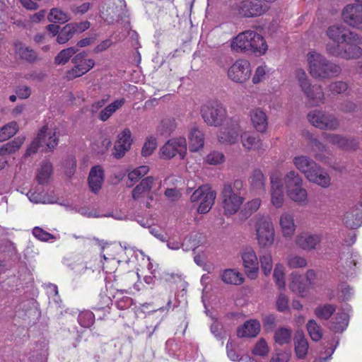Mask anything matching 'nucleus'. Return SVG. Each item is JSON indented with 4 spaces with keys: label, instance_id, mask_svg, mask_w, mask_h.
I'll list each match as a JSON object with an SVG mask.
<instances>
[{
    "label": "nucleus",
    "instance_id": "1",
    "mask_svg": "<svg viewBox=\"0 0 362 362\" xmlns=\"http://www.w3.org/2000/svg\"><path fill=\"white\" fill-rule=\"evenodd\" d=\"M293 163L308 181L322 188H328L330 186L331 177L329 174L308 156H296L293 159Z\"/></svg>",
    "mask_w": 362,
    "mask_h": 362
},
{
    "label": "nucleus",
    "instance_id": "2",
    "mask_svg": "<svg viewBox=\"0 0 362 362\" xmlns=\"http://www.w3.org/2000/svg\"><path fill=\"white\" fill-rule=\"evenodd\" d=\"M362 37L355 32H351L341 44H326L327 53L334 57L344 59H358L362 55Z\"/></svg>",
    "mask_w": 362,
    "mask_h": 362
},
{
    "label": "nucleus",
    "instance_id": "3",
    "mask_svg": "<svg viewBox=\"0 0 362 362\" xmlns=\"http://www.w3.org/2000/svg\"><path fill=\"white\" fill-rule=\"evenodd\" d=\"M307 61L310 74L315 78H329L337 76L341 72L339 65L315 51H310L308 53Z\"/></svg>",
    "mask_w": 362,
    "mask_h": 362
},
{
    "label": "nucleus",
    "instance_id": "4",
    "mask_svg": "<svg viewBox=\"0 0 362 362\" xmlns=\"http://www.w3.org/2000/svg\"><path fill=\"white\" fill-rule=\"evenodd\" d=\"M232 50L237 52H255L263 54L267 50V45L263 37L254 30H245L232 39Z\"/></svg>",
    "mask_w": 362,
    "mask_h": 362
},
{
    "label": "nucleus",
    "instance_id": "5",
    "mask_svg": "<svg viewBox=\"0 0 362 362\" xmlns=\"http://www.w3.org/2000/svg\"><path fill=\"white\" fill-rule=\"evenodd\" d=\"M243 183L240 180L233 183H226L221 192L222 207L225 215H233L243 204L244 197L240 195Z\"/></svg>",
    "mask_w": 362,
    "mask_h": 362
},
{
    "label": "nucleus",
    "instance_id": "6",
    "mask_svg": "<svg viewBox=\"0 0 362 362\" xmlns=\"http://www.w3.org/2000/svg\"><path fill=\"white\" fill-rule=\"evenodd\" d=\"M296 76L302 91L306 97L308 103L310 106H319L325 103V95L322 86L316 84L311 85L303 69H296Z\"/></svg>",
    "mask_w": 362,
    "mask_h": 362
},
{
    "label": "nucleus",
    "instance_id": "7",
    "mask_svg": "<svg viewBox=\"0 0 362 362\" xmlns=\"http://www.w3.org/2000/svg\"><path fill=\"white\" fill-rule=\"evenodd\" d=\"M47 131V125H44L39 131L37 137L27 148L25 156L28 157L35 153L40 148H42V151H51L58 145L59 139L56 136V132H48Z\"/></svg>",
    "mask_w": 362,
    "mask_h": 362
},
{
    "label": "nucleus",
    "instance_id": "8",
    "mask_svg": "<svg viewBox=\"0 0 362 362\" xmlns=\"http://www.w3.org/2000/svg\"><path fill=\"white\" fill-rule=\"evenodd\" d=\"M256 236L261 247H270L274 241V228L269 217H259L255 223Z\"/></svg>",
    "mask_w": 362,
    "mask_h": 362
},
{
    "label": "nucleus",
    "instance_id": "9",
    "mask_svg": "<svg viewBox=\"0 0 362 362\" xmlns=\"http://www.w3.org/2000/svg\"><path fill=\"white\" fill-rule=\"evenodd\" d=\"M160 157L164 160H170L177 155L184 159L187 154V141L185 137L173 138L168 140L160 148Z\"/></svg>",
    "mask_w": 362,
    "mask_h": 362
},
{
    "label": "nucleus",
    "instance_id": "10",
    "mask_svg": "<svg viewBox=\"0 0 362 362\" xmlns=\"http://www.w3.org/2000/svg\"><path fill=\"white\" fill-rule=\"evenodd\" d=\"M216 197L215 191L208 185H202L195 190L191 196L192 202H200L197 211L199 214H206L209 211L214 204Z\"/></svg>",
    "mask_w": 362,
    "mask_h": 362
},
{
    "label": "nucleus",
    "instance_id": "11",
    "mask_svg": "<svg viewBox=\"0 0 362 362\" xmlns=\"http://www.w3.org/2000/svg\"><path fill=\"white\" fill-rule=\"evenodd\" d=\"M153 182V177L148 176L132 190L133 199L139 204H143L146 208L150 207V203L153 200V196L151 194Z\"/></svg>",
    "mask_w": 362,
    "mask_h": 362
},
{
    "label": "nucleus",
    "instance_id": "12",
    "mask_svg": "<svg viewBox=\"0 0 362 362\" xmlns=\"http://www.w3.org/2000/svg\"><path fill=\"white\" fill-rule=\"evenodd\" d=\"M344 22L351 27L362 30V4L358 3L346 5L341 13Z\"/></svg>",
    "mask_w": 362,
    "mask_h": 362
},
{
    "label": "nucleus",
    "instance_id": "13",
    "mask_svg": "<svg viewBox=\"0 0 362 362\" xmlns=\"http://www.w3.org/2000/svg\"><path fill=\"white\" fill-rule=\"evenodd\" d=\"M250 64L245 59L237 60L228 71V76L230 80L236 83H244L250 76Z\"/></svg>",
    "mask_w": 362,
    "mask_h": 362
},
{
    "label": "nucleus",
    "instance_id": "14",
    "mask_svg": "<svg viewBox=\"0 0 362 362\" xmlns=\"http://www.w3.org/2000/svg\"><path fill=\"white\" fill-rule=\"evenodd\" d=\"M236 9L240 16L245 18L261 16L267 10L261 0H243L236 4Z\"/></svg>",
    "mask_w": 362,
    "mask_h": 362
},
{
    "label": "nucleus",
    "instance_id": "15",
    "mask_svg": "<svg viewBox=\"0 0 362 362\" xmlns=\"http://www.w3.org/2000/svg\"><path fill=\"white\" fill-rule=\"evenodd\" d=\"M131 131L126 128L117 135V139L115 143L113 156L116 158H122L127 152L132 144Z\"/></svg>",
    "mask_w": 362,
    "mask_h": 362
},
{
    "label": "nucleus",
    "instance_id": "16",
    "mask_svg": "<svg viewBox=\"0 0 362 362\" xmlns=\"http://www.w3.org/2000/svg\"><path fill=\"white\" fill-rule=\"evenodd\" d=\"M243 266L248 278L255 279L257 276L259 262L255 252L251 248L245 249L242 254Z\"/></svg>",
    "mask_w": 362,
    "mask_h": 362
},
{
    "label": "nucleus",
    "instance_id": "17",
    "mask_svg": "<svg viewBox=\"0 0 362 362\" xmlns=\"http://www.w3.org/2000/svg\"><path fill=\"white\" fill-rule=\"evenodd\" d=\"M311 124L321 129H335L339 126L334 115H308Z\"/></svg>",
    "mask_w": 362,
    "mask_h": 362
},
{
    "label": "nucleus",
    "instance_id": "18",
    "mask_svg": "<svg viewBox=\"0 0 362 362\" xmlns=\"http://www.w3.org/2000/svg\"><path fill=\"white\" fill-rule=\"evenodd\" d=\"M343 223L350 229H356L362 225V203H359L347 211Z\"/></svg>",
    "mask_w": 362,
    "mask_h": 362
},
{
    "label": "nucleus",
    "instance_id": "19",
    "mask_svg": "<svg viewBox=\"0 0 362 362\" xmlns=\"http://www.w3.org/2000/svg\"><path fill=\"white\" fill-rule=\"evenodd\" d=\"M271 185V202L276 208H281L284 203V194L280 177L272 175Z\"/></svg>",
    "mask_w": 362,
    "mask_h": 362
},
{
    "label": "nucleus",
    "instance_id": "20",
    "mask_svg": "<svg viewBox=\"0 0 362 362\" xmlns=\"http://www.w3.org/2000/svg\"><path fill=\"white\" fill-rule=\"evenodd\" d=\"M349 28L341 24H336L328 27L327 36L332 44H341L351 33Z\"/></svg>",
    "mask_w": 362,
    "mask_h": 362
},
{
    "label": "nucleus",
    "instance_id": "21",
    "mask_svg": "<svg viewBox=\"0 0 362 362\" xmlns=\"http://www.w3.org/2000/svg\"><path fill=\"white\" fill-rule=\"evenodd\" d=\"M322 241V236L317 234L302 233L296 237V244L304 250H312Z\"/></svg>",
    "mask_w": 362,
    "mask_h": 362
},
{
    "label": "nucleus",
    "instance_id": "22",
    "mask_svg": "<svg viewBox=\"0 0 362 362\" xmlns=\"http://www.w3.org/2000/svg\"><path fill=\"white\" fill-rule=\"evenodd\" d=\"M104 180V171L100 165L93 166L89 173L88 185L91 192L98 193Z\"/></svg>",
    "mask_w": 362,
    "mask_h": 362
},
{
    "label": "nucleus",
    "instance_id": "23",
    "mask_svg": "<svg viewBox=\"0 0 362 362\" xmlns=\"http://www.w3.org/2000/svg\"><path fill=\"white\" fill-rule=\"evenodd\" d=\"M240 139L243 146L247 151H255L262 148V140L255 132H244L240 134Z\"/></svg>",
    "mask_w": 362,
    "mask_h": 362
},
{
    "label": "nucleus",
    "instance_id": "24",
    "mask_svg": "<svg viewBox=\"0 0 362 362\" xmlns=\"http://www.w3.org/2000/svg\"><path fill=\"white\" fill-rule=\"evenodd\" d=\"M327 139L331 144L344 150L355 151L358 146V143L356 139H348L339 134H328Z\"/></svg>",
    "mask_w": 362,
    "mask_h": 362
},
{
    "label": "nucleus",
    "instance_id": "25",
    "mask_svg": "<svg viewBox=\"0 0 362 362\" xmlns=\"http://www.w3.org/2000/svg\"><path fill=\"white\" fill-rule=\"evenodd\" d=\"M260 330V324L256 320H250L245 322L237 330L239 337H255Z\"/></svg>",
    "mask_w": 362,
    "mask_h": 362
},
{
    "label": "nucleus",
    "instance_id": "26",
    "mask_svg": "<svg viewBox=\"0 0 362 362\" xmlns=\"http://www.w3.org/2000/svg\"><path fill=\"white\" fill-rule=\"evenodd\" d=\"M204 145V135L199 129L194 127L189 134V149L192 152H197L202 149Z\"/></svg>",
    "mask_w": 362,
    "mask_h": 362
},
{
    "label": "nucleus",
    "instance_id": "27",
    "mask_svg": "<svg viewBox=\"0 0 362 362\" xmlns=\"http://www.w3.org/2000/svg\"><path fill=\"white\" fill-rule=\"evenodd\" d=\"M94 66L95 61L93 59H86L84 61L83 64H75L72 69L69 70L66 74V77L69 80L80 77L89 71Z\"/></svg>",
    "mask_w": 362,
    "mask_h": 362
},
{
    "label": "nucleus",
    "instance_id": "28",
    "mask_svg": "<svg viewBox=\"0 0 362 362\" xmlns=\"http://www.w3.org/2000/svg\"><path fill=\"white\" fill-rule=\"evenodd\" d=\"M294 349L298 358H305L308 350V342L302 332H297L294 336Z\"/></svg>",
    "mask_w": 362,
    "mask_h": 362
},
{
    "label": "nucleus",
    "instance_id": "29",
    "mask_svg": "<svg viewBox=\"0 0 362 362\" xmlns=\"http://www.w3.org/2000/svg\"><path fill=\"white\" fill-rule=\"evenodd\" d=\"M279 223L284 237H291L293 235L296 230V225L292 214L286 212L282 214Z\"/></svg>",
    "mask_w": 362,
    "mask_h": 362
},
{
    "label": "nucleus",
    "instance_id": "30",
    "mask_svg": "<svg viewBox=\"0 0 362 362\" xmlns=\"http://www.w3.org/2000/svg\"><path fill=\"white\" fill-rule=\"evenodd\" d=\"M349 315L344 313H337L329 322V329L337 333L343 332L348 327Z\"/></svg>",
    "mask_w": 362,
    "mask_h": 362
},
{
    "label": "nucleus",
    "instance_id": "31",
    "mask_svg": "<svg viewBox=\"0 0 362 362\" xmlns=\"http://www.w3.org/2000/svg\"><path fill=\"white\" fill-rule=\"evenodd\" d=\"M222 281L228 284L241 285L244 282V277L241 273L235 269H225L221 274Z\"/></svg>",
    "mask_w": 362,
    "mask_h": 362
},
{
    "label": "nucleus",
    "instance_id": "32",
    "mask_svg": "<svg viewBox=\"0 0 362 362\" xmlns=\"http://www.w3.org/2000/svg\"><path fill=\"white\" fill-rule=\"evenodd\" d=\"M113 4L115 6L109 8L113 14L110 17V23L122 20L127 13V5L124 0H114Z\"/></svg>",
    "mask_w": 362,
    "mask_h": 362
},
{
    "label": "nucleus",
    "instance_id": "33",
    "mask_svg": "<svg viewBox=\"0 0 362 362\" xmlns=\"http://www.w3.org/2000/svg\"><path fill=\"white\" fill-rule=\"evenodd\" d=\"M242 131L241 125L238 123L233 124L227 132H223L219 136V141L223 143H228L230 144H235L238 139L239 132Z\"/></svg>",
    "mask_w": 362,
    "mask_h": 362
},
{
    "label": "nucleus",
    "instance_id": "34",
    "mask_svg": "<svg viewBox=\"0 0 362 362\" xmlns=\"http://www.w3.org/2000/svg\"><path fill=\"white\" fill-rule=\"evenodd\" d=\"M337 306L334 304L325 303L319 305L314 310L315 316L320 320H327L335 313Z\"/></svg>",
    "mask_w": 362,
    "mask_h": 362
},
{
    "label": "nucleus",
    "instance_id": "35",
    "mask_svg": "<svg viewBox=\"0 0 362 362\" xmlns=\"http://www.w3.org/2000/svg\"><path fill=\"white\" fill-rule=\"evenodd\" d=\"M286 192L292 201L303 205L307 203L308 193L306 189L302 187V185L286 190Z\"/></svg>",
    "mask_w": 362,
    "mask_h": 362
},
{
    "label": "nucleus",
    "instance_id": "36",
    "mask_svg": "<svg viewBox=\"0 0 362 362\" xmlns=\"http://www.w3.org/2000/svg\"><path fill=\"white\" fill-rule=\"evenodd\" d=\"M25 141L23 136H18L13 141L0 146V156H6L17 151Z\"/></svg>",
    "mask_w": 362,
    "mask_h": 362
},
{
    "label": "nucleus",
    "instance_id": "37",
    "mask_svg": "<svg viewBox=\"0 0 362 362\" xmlns=\"http://www.w3.org/2000/svg\"><path fill=\"white\" fill-rule=\"evenodd\" d=\"M311 145L313 151L315 152L314 157L315 159L324 163H329V158L325 154L326 151L325 146L316 139L312 140Z\"/></svg>",
    "mask_w": 362,
    "mask_h": 362
},
{
    "label": "nucleus",
    "instance_id": "38",
    "mask_svg": "<svg viewBox=\"0 0 362 362\" xmlns=\"http://www.w3.org/2000/svg\"><path fill=\"white\" fill-rule=\"evenodd\" d=\"M103 259L121 260L123 250L116 245H107L103 248Z\"/></svg>",
    "mask_w": 362,
    "mask_h": 362
},
{
    "label": "nucleus",
    "instance_id": "39",
    "mask_svg": "<svg viewBox=\"0 0 362 362\" xmlns=\"http://www.w3.org/2000/svg\"><path fill=\"white\" fill-rule=\"evenodd\" d=\"M226 110L223 104L217 100H209L201 106L202 113H222Z\"/></svg>",
    "mask_w": 362,
    "mask_h": 362
},
{
    "label": "nucleus",
    "instance_id": "40",
    "mask_svg": "<svg viewBox=\"0 0 362 362\" xmlns=\"http://www.w3.org/2000/svg\"><path fill=\"white\" fill-rule=\"evenodd\" d=\"M47 18L49 22L59 23H65L71 19L66 12L58 8H52L48 14Z\"/></svg>",
    "mask_w": 362,
    "mask_h": 362
},
{
    "label": "nucleus",
    "instance_id": "41",
    "mask_svg": "<svg viewBox=\"0 0 362 362\" xmlns=\"http://www.w3.org/2000/svg\"><path fill=\"white\" fill-rule=\"evenodd\" d=\"M306 328L313 341H319L322 338V329L315 320H308Z\"/></svg>",
    "mask_w": 362,
    "mask_h": 362
},
{
    "label": "nucleus",
    "instance_id": "42",
    "mask_svg": "<svg viewBox=\"0 0 362 362\" xmlns=\"http://www.w3.org/2000/svg\"><path fill=\"white\" fill-rule=\"evenodd\" d=\"M52 173V165L49 162H45L39 170L36 179L40 185L47 183Z\"/></svg>",
    "mask_w": 362,
    "mask_h": 362
},
{
    "label": "nucleus",
    "instance_id": "43",
    "mask_svg": "<svg viewBox=\"0 0 362 362\" xmlns=\"http://www.w3.org/2000/svg\"><path fill=\"white\" fill-rule=\"evenodd\" d=\"M176 128L175 119L171 117H166L160 122L158 127V132L163 136H169Z\"/></svg>",
    "mask_w": 362,
    "mask_h": 362
},
{
    "label": "nucleus",
    "instance_id": "44",
    "mask_svg": "<svg viewBox=\"0 0 362 362\" xmlns=\"http://www.w3.org/2000/svg\"><path fill=\"white\" fill-rule=\"evenodd\" d=\"M284 182L286 190H288L302 185L303 180L298 173L294 170H291L286 175Z\"/></svg>",
    "mask_w": 362,
    "mask_h": 362
},
{
    "label": "nucleus",
    "instance_id": "45",
    "mask_svg": "<svg viewBox=\"0 0 362 362\" xmlns=\"http://www.w3.org/2000/svg\"><path fill=\"white\" fill-rule=\"evenodd\" d=\"M77 52L78 48L76 47H70L69 48L62 49L55 57L54 63L57 65L65 64Z\"/></svg>",
    "mask_w": 362,
    "mask_h": 362
},
{
    "label": "nucleus",
    "instance_id": "46",
    "mask_svg": "<svg viewBox=\"0 0 362 362\" xmlns=\"http://www.w3.org/2000/svg\"><path fill=\"white\" fill-rule=\"evenodd\" d=\"M18 130V125L16 122H11L0 129V141H4L12 137Z\"/></svg>",
    "mask_w": 362,
    "mask_h": 362
},
{
    "label": "nucleus",
    "instance_id": "47",
    "mask_svg": "<svg viewBox=\"0 0 362 362\" xmlns=\"http://www.w3.org/2000/svg\"><path fill=\"white\" fill-rule=\"evenodd\" d=\"M291 329L281 327L276 330L274 333L275 342L279 345L288 344L291 339Z\"/></svg>",
    "mask_w": 362,
    "mask_h": 362
},
{
    "label": "nucleus",
    "instance_id": "48",
    "mask_svg": "<svg viewBox=\"0 0 362 362\" xmlns=\"http://www.w3.org/2000/svg\"><path fill=\"white\" fill-rule=\"evenodd\" d=\"M78 322L84 328L90 327L95 322L94 313L90 310L81 312L78 316Z\"/></svg>",
    "mask_w": 362,
    "mask_h": 362
},
{
    "label": "nucleus",
    "instance_id": "49",
    "mask_svg": "<svg viewBox=\"0 0 362 362\" xmlns=\"http://www.w3.org/2000/svg\"><path fill=\"white\" fill-rule=\"evenodd\" d=\"M292 281L290 284V288L300 296H303L306 290V285L303 282V277L298 276L296 274L292 273Z\"/></svg>",
    "mask_w": 362,
    "mask_h": 362
},
{
    "label": "nucleus",
    "instance_id": "50",
    "mask_svg": "<svg viewBox=\"0 0 362 362\" xmlns=\"http://www.w3.org/2000/svg\"><path fill=\"white\" fill-rule=\"evenodd\" d=\"M250 182L253 189H262L265 182V177L262 172L259 169L255 170L250 177Z\"/></svg>",
    "mask_w": 362,
    "mask_h": 362
},
{
    "label": "nucleus",
    "instance_id": "51",
    "mask_svg": "<svg viewBox=\"0 0 362 362\" xmlns=\"http://www.w3.org/2000/svg\"><path fill=\"white\" fill-rule=\"evenodd\" d=\"M267 115H251V121L255 129L259 132H264L267 127Z\"/></svg>",
    "mask_w": 362,
    "mask_h": 362
},
{
    "label": "nucleus",
    "instance_id": "52",
    "mask_svg": "<svg viewBox=\"0 0 362 362\" xmlns=\"http://www.w3.org/2000/svg\"><path fill=\"white\" fill-rule=\"evenodd\" d=\"M149 170L146 165H141L131 171L128 175V178L131 181V184L128 185L132 187L136 182L140 180L142 177L146 175Z\"/></svg>",
    "mask_w": 362,
    "mask_h": 362
},
{
    "label": "nucleus",
    "instance_id": "53",
    "mask_svg": "<svg viewBox=\"0 0 362 362\" xmlns=\"http://www.w3.org/2000/svg\"><path fill=\"white\" fill-rule=\"evenodd\" d=\"M74 33L68 23L66 25H64L62 29H60V31L57 36V42L59 44H65L69 40H71L74 37Z\"/></svg>",
    "mask_w": 362,
    "mask_h": 362
},
{
    "label": "nucleus",
    "instance_id": "54",
    "mask_svg": "<svg viewBox=\"0 0 362 362\" xmlns=\"http://www.w3.org/2000/svg\"><path fill=\"white\" fill-rule=\"evenodd\" d=\"M287 264L291 269L304 268L308 262L305 258L299 255H289L287 258Z\"/></svg>",
    "mask_w": 362,
    "mask_h": 362
},
{
    "label": "nucleus",
    "instance_id": "55",
    "mask_svg": "<svg viewBox=\"0 0 362 362\" xmlns=\"http://www.w3.org/2000/svg\"><path fill=\"white\" fill-rule=\"evenodd\" d=\"M204 122L209 126L218 127L226 120V115H202Z\"/></svg>",
    "mask_w": 362,
    "mask_h": 362
},
{
    "label": "nucleus",
    "instance_id": "56",
    "mask_svg": "<svg viewBox=\"0 0 362 362\" xmlns=\"http://www.w3.org/2000/svg\"><path fill=\"white\" fill-rule=\"evenodd\" d=\"M157 147V140L153 136H149L146 139L142 150L141 154L143 156L147 157L151 156Z\"/></svg>",
    "mask_w": 362,
    "mask_h": 362
},
{
    "label": "nucleus",
    "instance_id": "57",
    "mask_svg": "<svg viewBox=\"0 0 362 362\" xmlns=\"http://www.w3.org/2000/svg\"><path fill=\"white\" fill-rule=\"evenodd\" d=\"M259 261L261 264V269L263 273L265 276L269 275L273 268L272 257L271 254L267 253L260 257Z\"/></svg>",
    "mask_w": 362,
    "mask_h": 362
},
{
    "label": "nucleus",
    "instance_id": "58",
    "mask_svg": "<svg viewBox=\"0 0 362 362\" xmlns=\"http://www.w3.org/2000/svg\"><path fill=\"white\" fill-rule=\"evenodd\" d=\"M274 279L276 281V284L278 286L279 289H284L285 288V281H284V267L280 264H276L274 274Z\"/></svg>",
    "mask_w": 362,
    "mask_h": 362
},
{
    "label": "nucleus",
    "instance_id": "59",
    "mask_svg": "<svg viewBox=\"0 0 362 362\" xmlns=\"http://www.w3.org/2000/svg\"><path fill=\"white\" fill-rule=\"evenodd\" d=\"M252 354L259 356H265L269 353V347L267 342L264 339H260L255 345L252 351Z\"/></svg>",
    "mask_w": 362,
    "mask_h": 362
},
{
    "label": "nucleus",
    "instance_id": "60",
    "mask_svg": "<svg viewBox=\"0 0 362 362\" xmlns=\"http://www.w3.org/2000/svg\"><path fill=\"white\" fill-rule=\"evenodd\" d=\"M225 160L223 153L219 151H212L206 157V162L209 165H218L222 163Z\"/></svg>",
    "mask_w": 362,
    "mask_h": 362
},
{
    "label": "nucleus",
    "instance_id": "61",
    "mask_svg": "<svg viewBox=\"0 0 362 362\" xmlns=\"http://www.w3.org/2000/svg\"><path fill=\"white\" fill-rule=\"evenodd\" d=\"M19 54L23 59H25L28 62H34L37 57L36 52L28 47L20 48Z\"/></svg>",
    "mask_w": 362,
    "mask_h": 362
},
{
    "label": "nucleus",
    "instance_id": "62",
    "mask_svg": "<svg viewBox=\"0 0 362 362\" xmlns=\"http://www.w3.org/2000/svg\"><path fill=\"white\" fill-rule=\"evenodd\" d=\"M328 88L329 90L334 94H340L345 92L347 90L348 86L347 83L344 81H337L331 83L329 85Z\"/></svg>",
    "mask_w": 362,
    "mask_h": 362
},
{
    "label": "nucleus",
    "instance_id": "63",
    "mask_svg": "<svg viewBox=\"0 0 362 362\" xmlns=\"http://www.w3.org/2000/svg\"><path fill=\"white\" fill-rule=\"evenodd\" d=\"M340 110L345 112H359L362 111V107L361 103L346 100L341 103Z\"/></svg>",
    "mask_w": 362,
    "mask_h": 362
},
{
    "label": "nucleus",
    "instance_id": "64",
    "mask_svg": "<svg viewBox=\"0 0 362 362\" xmlns=\"http://www.w3.org/2000/svg\"><path fill=\"white\" fill-rule=\"evenodd\" d=\"M125 103L124 98H120L115 100L103 109L100 113H114L119 110Z\"/></svg>",
    "mask_w": 362,
    "mask_h": 362
}]
</instances>
